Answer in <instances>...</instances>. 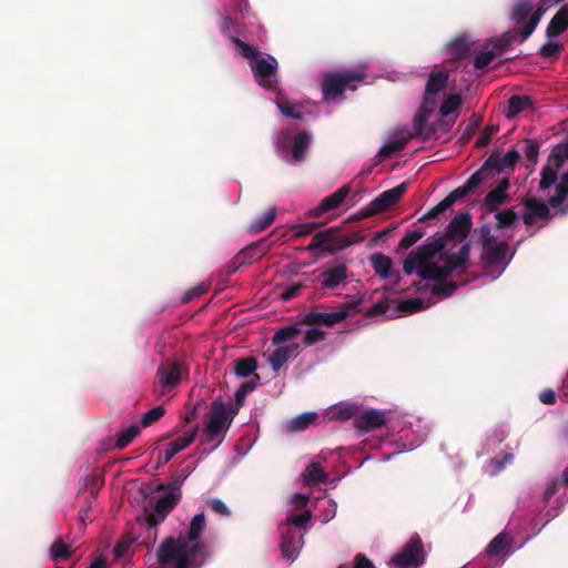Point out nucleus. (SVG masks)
<instances>
[{
    "label": "nucleus",
    "instance_id": "obj_1",
    "mask_svg": "<svg viewBox=\"0 0 568 568\" xmlns=\"http://www.w3.org/2000/svg\"><path fill=\"white\" fill-rule=\"evenodd\" d=\"M205 526L204 514H196L189 526L187 538H165L158 550L159 564L165 566L175 562L173 568H200L203 560H197V557L204 548L201 536Z\"/></svg>",
    "mask_w": 568,
    "mask_h": 568
},
{
    "label": "nucleus",
    "instance_id": "obj_2",
    "mask_svg": "<svg viewBox=\"0 0 568 568\" xmlns=\"http://www.w3.org/2000/svg\"><path fill=\"white\" fill-rule=\"evenodd\" d=\"M236 414L237 409H234L230 404H225L221 399H215L207 414L203 430L205 437L204 442L215 443V447L219 446L224 440Z\"/></svg>",
    "mask_w": 568,
    "mask_h": 568
},
{
    "label": "nucleus",
    "instance_id": "obj_3",
    "mask_svg": "<svg viewBox=\"0 0 568 568\" xmlns=\"http://www.w3.org/2000/svg\"><path fill=\"white\" fill-rule=\"evenodd\" d=\"M365 77V72L358 70L326 73L322 82L323 100L325 102L344 100L345 90H356L357 84L363 82Z\"/></svg>",
    "mask_w": 568,
    "mask_h": 568
},
{
    "label": "nucleus",
    "instance_id": "obj_4",
    "mask_svg": "<svg viewBox=\"0 0 568 568\" xmlns=\"http://www.w3.org/2000/svg\"><path fill=\"white\" fill-rule=\"evenodd\" d=\"M435 105V97H424V101L414 116V131H412V134H414L415 138H419L422 141L432 139L440 129L445 132L450 130L452 124L449 121L442 119L429 125H426Z\"/></svg>",
    "mask_w": 568,
    "mask_h": 568
},
{
    "label": "nucleus",
    "instance_id": "obj_5",
    "mask_svg": "<svg viewBox=\"0 0 568 568\" xmlns=\"http://www.w3.org/2000/svg\"><path fill=\"white\" fill-rule=\"evenodd\" d=\"M435 105V97H424V101L414 116V131H412V134H414L415 138H419L422 141L432 139L440 129L445 132L450 130L452 124L449 121L442 119L429 125H426Z\"/></svg>",
    "mask_w": 568,
    "mask_h": 568
},
{
    "label": "nucleus",
    "instance_id": "obj_6",
    "mask_svg": "<svg viewBox=\"0 0 568 568\" xmlns=\"http://www.w3.org/2000/svg\"><path fill=\"white\" fill-rule=\"evenodd\" d=\"M182 494L175 491H166L160 496L152 510L144 509L143 524L148 529L149 537L153 536L155 539L158 532V526L164 521L166 516L174 509V507L181 500Z\"/></svg>",
    "mask_w": 568,
    "mask_h": 568
},
{
    "label": "nucleus",
    "instance_id": "obj_7",
    "mask_svg": "<svg viewBox=\"0 0 568 568\" xmlns=\"http://www.w3.org/2000/svg\"><path fill=\"white\" fill-rule=\"evenodd\" d=\"M187 369L179 359H166L159 365L155 373L154 393L164 396L179 386Z\"/></svg>",
    "mask_w": 568,
    "mask_h": 568
},
{
    "label": "nucleus",
    "instance_id": "obj_8",
    "mask_svg": "<svg viewBox=\"0 0 568 568\" xmlns=\"http://www.w3.org/2000/svg\"><path fill=\"white\" fill-rule=\"evenodd\" d=\"M426 561L424 544L419 535L415 534L403 546V548L392 557L388 562L389 568H419Z\"/></svg>",
    "mask_w": 568,
    "mask_h": 568
},
{
    "label": "nucleus",
    "instance_id": "obj_9",
    "mask_svg": "<svg viewBox=\"0 0 568 568\" xmlns=\"http://www.w3.org/2000/svg\"><path fill=\"white\" fill-rule=\"evenodd\" d=\"M445 247L443 236L428 237L426 243L412 251L404 261L403 271L412 275L418 267L428 264L429 261Z\"/></svg>",
    "mask_w": 568,
    "mask_h": 568
},
{
    "label": "nucleus",
    "instance_id": "obj_10",
    "mask_svg": "<svg viewBox=\"0 0 568 568\" xmlns=\"http://www.w3.org/2000/svg\"><path fill=\"white\" fill-rule=\"evenodd\" d=\"M520 159V154L517 150H509L505 155L501 156L499 151H494L488 159L480 166L479 172L485 176V181L494 179L500 173H509L515 170L517 162Z\"/></svg>",
    "mask_w": 568,
    "mask_h": 568
},
{
    "label": "nucleus",
    "instance_id": "obj_11",
    "mask_svg": "<svg viewBox=\"0 0 568 568\" xmlns=\"http://www.w3.org/2000/svg\"><path fill=\"white\" fill-rule=\"evenodd\" d=\"M252 73L258 85L266 90H273L277 87V60L267 55V58L258 57L250 63Z\"/></svg>",
    "mask_w": 568,
    "mask_h": 568
},
{
    "label": "nucleus",
    "instance_id": "obj_12",
    "mask_svg": "<svg viewBox=\"0 0 568 568\" xmlns=\"http://www.w3.org/2000/svg\"><path fill=\"white\" fill-rule=\"evenodd\" d=\"M320 232L323 235V252L328 254H334L364 240L362 235L356 233L343 235L336 227H329Z\"/></svg>",
    "mask_w": 568,
    "mask_h": 568
},
{
    "label": "nucleus",
    "instance_id": "obj_13",
    "mask_svg": "<svg viewBox=\"0 0 568 568\" xmlns=\"http://www.w3.org/2000/svg\"><path fill=\"white\" fill-rule=\"evenodd\" d=\"M303 545V535L290 525H284L281 530V551L284 558L295 560Z\"/></svg>",
    "mask_w": 568,
    "mask_h": 568
},
{
    "label": "nucleus",
    "instance_id": "obj_14",
    "mask_svg": "<svg viewBox=\"0 0 568 568\" xmlns=\"http://www.w3.org/2000/svg\"><path fill=\"white\" fill-rule=\"evenodd\" d=\"M408 185V182H402L400 184L384 191L376 199H374L369 203V206L374 214L383 213L393 205H395L407 191Z\"/></svg>",
    "mask_w": 568,
    "mask_h": 568
},
{
    "label": "nucleus",
    "instance_id": "obj_15",
    "mask_svg": "<svg viewBox=\"0 0 568 568\" xmlns=\"http://www.w3.org/2000/svg\"><path fill=\"white\" fill-rule=\"evenodd\" d=\"M473 227V220L469 213L456 215L447 225L445 233L442 235L445 241L457 240L463 242L466 240Z\"/></svg>",
    "mask_w": 568,
    "mask_h": 568
},
{
    "label": "nucleus",
    "instance_id": "obj_16",
    "mask_svg": "<svg viewBox=\"0 0 568 568\" xmlns=\"http://www.w3.org/2000/svg\"><path fill=\"white\" fill-rule=\"evenodd\" d=\"M351 191H352L351 184L343 185L342 187L336 190L331 195L324 197L316 207H314L313 210H311L307 213V215L310 217H318L322 214H324L325 212L337 209L344 202V200L348 196Z\"/></svg>",
    "mask_w": 568,
    "mask_h": 568
},
{
    "label": "nucleus",
    "instance_id": "obj_17",
    "mask_svg": "<svg viewBox=\"0 0 568 568\" xmlns=\"http://www.w3.org/2000/svg\"><path fill=\"white\" fill-rule=\"evenodd\" d=\"M386 424V414L382 410L369 409L354 419V427L361 434L369 433Z\"/></svg>",
    "mask_w": 568,
    "mask_h": 568
},
{
    "label": "nucleus",
    "instance_id": "obj_18",
    "mask_svg": "<svg viewBox=\"0 0 568 568\" xmlns=\"http://www.w3.org/2000/svg\"><path fill=\"white\" fill-rule=\"evenodd\" d=\"M509 246L505 241L491 242L490 244L483 247L481 258L488 266H498L500 264H508L509 260L506 261Z\"/></svg>",
    "mask_w": 568,
    "mask_h": 568
},
{
    "label": "nucleus",
    "instance_id": "obj_19",
    "mask_svg": "<svg viewBox=\"0 0 568 568\" xmlns=\"http://www.w3.org/2000/svg\"><path fill=\"white\" fill-rule=\"evenodd\" d=\"M525 213L523 221L526 225H532L536 219L548 220L550 217L549 204H546L535 197H526L523 200Z\"/></svg>",
    "mask_w": 568,
    "mask_h": 568
},
{
    "label": "nucleus",
    "instance_id": "obj_20",
    "mask_svg": "<svg viewBox=\"0 0 568 568\" xmlns=\"http://www.w3.org/2000/svg\"><path fill=\"white\" fill-rule=\"evenodd\" d=\"M265 253L266 246L263 240L247 245L234 256L232 261V272H235L244 264L260 260Z\"/></svg>",
    "mask_w": 568,
    "mask_h": 568
},
{
    "label": "nucleus",
    "instance_id": "obj_21",
    "mask_svg": "<svg viewBox=\"0 0 568 568\" xmlns=\"http://www.w3.org/2000/svg\"><path fill=\"white\" fill-rule=\"evenodd\" d=\"M485 182V176L481 175V172L477 170L474 174L470 175V178L466 181V183L462 186L456 187L453 190L445 200L447 203L452 206L457 201L462 200L466 195L474 193L480 184Z\"/></svg>",
    "mask_w": 568,
    "mask_h": 568
},
{
    "label": "nucleus",
    "instance_id": "obj_22",
    "mask_svg": "<svg viewBox=\"0 0 568 568\" xmlns=\"http://www.w3.org/2000/svg\"><path fill=\"white\" fill-rule=\"evenodd\" d=\"M470 243H464L457 253H443L440 260L449 268V273L459 268H467L469 265Z\"/></svg>",
    "mask_w": 568,
    "mask_h": 568
},
{
    "label": "nucleus",
    "instance_id": "obj_23",
    "mask_svg": "<svg viewBox=\"0 0 568 568\" xmlns=\"http://www.w3.org/2000/svg\"><path fill=\"white\" fill-rule=\"evenodd\" d=\"M343 316L342 313L336 312H310L303 316L300 323L307 326L325 325L332 327L343 322Z\"/></svg>",
    "mask_w": 568,
    "mask_h": 568
},
{
    "label": "nucleus",
    "instance_id": "obj_24",
    "mask_svg": "<svg viewBox=\"0 0 568 568\" xmlns=\"http://www.w3.org/2000/svg\"><path fill=\"white\" fill-rule=\"evenodd\" d=\"M414 138V134L408 129L399 130L394 140L382 146L378 156L383 160L390 158L394 153L402 151Z\"/></svg>",
    "mask_w": 568,
    "mask_h": 568
},
{
    "label": "nucleus",
    "instance_id": "obj_25",
    "mask_svg": "<svg viewBox=\"0 0 568 568\" xmlns=\"http://www.w3.org/2000/svg\"><path fill=\"white\" fill-rule=\"evenodd\" d=\"M199 433V426H195L189 434L179 437L174 442L168 445L165 454L160 457V463H169L178 453L189 447L196 438Z\"/></svg>",
    "mask_w": 568,
    "mask_h": 568
},
{
    "label": "nucleus",
    "instance_id": "obj_26",
    "mask_svg": "<svg viewBox=\"0 0 568 568\" xmlns=\"http://www.w3.org/2000/svg\"><path fill=\"white\" fill-rule=\"evenodd\" d=\"M568 29V4L561 6V8L555 13L546 29V36L549 39L556 38L562 34Z\"/></svg>",
    "mask_w": 568,
    "mask_h": 568
},
{
    "label": "nucleus",
    "instance_id": "obj_27",
    "mask_svg": "<svg viewBox=\"0 0 568 568\" xmlns=\"http://www.w3.org/2000/svg\"><path fill=\"white\" fill-rule=\"evenodd\" d=\"M321 278L324 288H335L347 278V267L345 264L331 267L321 274Z\"/></svg>",
    "mask_w": 568,
    "mask_h": 568
},
{
    "label": "nucleus",
    "instance_id": "obj_28",
    "mask_svg": "<svg viewBox=\"0 0 568 568\" xmlns=\"http://www.w3.org/2000/svg\"><path fill=\"white\" fill-rule=\"evenodd\" d=\"M424 280H433L435 283L447 280L452 274L446 264L428 263L415 271Z\"/></svg>",
    "mask_w": 568,
    "mask_h": 568
},
{
    "label": "nucleus",
    "instance_id": "obj_29",
    "mask_svg": "<svg viewBox=\"0 0 568 568\" xmlns=\"http://www.w3.org/2000/svg\"><path fill=\"white\" fill-rule=\"evenodd\" d=\"M448 79L449 73L446 70L432 72L425 87L424 97H435L438 92L446 88Z\"/></svg>",
    "mask_w": 568,
    "mask_h": 568
},
{
    "label": "nucleus",
    "instance_id": "obj_30",
    "mask_svg": "<svg viewBox=\"0 0 568 568\" xmlns=\"http://www.w3.org/2000/svg\"><path fill=\"white\" fill-rule=\"evenodd\" d=\"M310 144L311 136L306 131L296 133L292 145V156L295 162H302L305 159V153Z\"/></svg>",
    "mask_w": 568,
    "mask_h": 568
},
{
    "label": "nucleus",
    "instance_id": "obj_31",
    "mask_svg": "<svg viewBox=\"0 0 568 568\" xmlns=\"http://www.w3.org/2000/svg\"><path fill=\"white\" fill-rule=\"evenodd\" d=\"M510 201V195L508 193H503L493 189L489 191L483 200V205L489 213L497 212V210L507 204Z\"/></svg>",
    "mask_w": 568,
    "mask_h": 568
},
{
    "label": "nucleus",
    "instance_id": "obj_32",
    "mask_svg": "<svg viewBox=\"0 0 568 568\" xmlns=\"http://www.w3.org/2000/svg\"><path fill=\"white\" fill-rule=\"evenodd\" d=\"M532 100L528 95H511L508 100L507 118L513 119L520 112L531 109Z\"/></svg>",
    "mask_w": 568,
    "mask_h": 568
},
{
    "label": "nucleus",
    "instance_id": "obj_33",
    "mask_svg": "<svg viewBox=\"0 0 568 568\" xmlns=\"http://www.w3.org/2000/svg\"><path fill=\"white\" fill-rule=\"evenodd\" d=\"M509 540L506 532H499L487 546L486 554L491 557L505 555L509 550Z\"/></svg>",
    "mask_w": 568,
    "mask_h": 568
},
{
    "label": "nucleus",
    "instance_id": "obj_34",
    "mask_svg": "<svg viewBox=\"0 0 568 568\" xmlns=\"http://www.w3.org/2000/svg\"><path fill=\"white\" fill-rule=\"evenodd\" d=\"M371 264L375 273L378 274L382 278H388L390 276L393 262L388 256L382 253H376L372 255Z\"/></svg>",
    "mask_w": 568,
    "mask_h": 568
},
{
    "label": "nucleus",
    "instance_id": "obj_35",
    "mask_svg": "<svg viewBox=\"0 0 568 568\" xmlns=\"http://www.w3.org/2000/svg\"><path fill=\"white\" fill-rule=\"evenodd\" d=\"M317 414L315 412H307L301 415H297L293 419H291L287 424V430L291 433L305 430L310 425H312L317 419Z\"/></svg>",
    "mask_w": 568,
    "mask_h": 568
},
{
    "label": "nucleus",
    "instance_id": "obj_36",
    "mask_svg": "<svg viewBox=\"0 0 568 568\" xmlns=\"http://www.w3.org/2000/svg\"><path fill=\"white\" fill-rule=\"evenodd\" d=\"M258 363L254 356L242 357L234 361V372L239 377H248L257 368Z\"/></svg>",
    "mask_w": 568,
    "mask_h": 568
},
{
    "label": "nucleus",
    "instance_id": "obj_37",
    "mask_svg": "<svg viewBox=\"0 0 568 568\" xmlns=\"http://www.w3.org/2000/svg\"><path fill=\"white\" fill-rule=\"evenodd\" d=\"M474 43L466 37H459L449 44V50L454 58L464 59L470 55Z\"/></svg>",
    "mask_w": 568,
    "mask_h": 568
},
{
    "label": "nucleus",
    "instance_id": "obj_38",
    "mask_svg": "<svg viewBox=\"0 0 568 568\" xmlns=\"http://www.w3.org/2000/svg\"><path fill=\"white\" fill-rule=\"evenodd\" d=\"M260 376L257 374H254L253 378L250 381H246L241 384V386L237 388L234 395L235 399V407L234 409H237L242 407L245 404V397L248 393L253 392L258 384Z\"/></svg>",
    "mask_w": 568,
    "mask_h": 568
},
{
    "label": "nucleus",
    "instance_id": "obj_39",
    "mask_svg": "<svg viewBox=\"0 0 568 568\" xmlns=\"http://www.w3.org/2000/svg\"><path fill=\"white\" fill-rule=\"evenodd\" d=\"M518 36H520V32H518L516 30L507 31L500 38H498L496 40L490 39L486 43V47H488L489 44H493V49L495 51H498V54H500L511 47V44L517 40Z\"/></svg>",
    "mask_w": 568,
    "mask_h": 568
},
{
    "label": "nucleus",
    "instance_id": "obj_40",
    "mask_svg": "<svg viewBox=\"0 0 568 568\" xmlns=\"http://www.w3.org/2000/svg\"><path fill=\"white\" fill-rule=\"evenodd\" d=\"M568 196V172L564 173L556 184V194L548 200L551 207H558Z\"/></svg>",
    "mask_w": 568,
    "mask_h": 568
},
{
    "label": "nucleus",
    "instance_id": "obj_41",
    "mask_svg": "<svg viewBox=\"0 0 568 568\" xmlns=\"http://www.w3.org/2000/svg\"><path fill=\"white\" fill-rule=\"evenodd\" d=\"M303 476L308 485L325 483L327 480V475L318 463L310 464L304 470Z\"/></svg>",
    "mask_w": 568,
    "mask_h": 568
},
{
    "label": "nucleus",
    "instance_id": "obj_42",
    "mask_svg": "<svg viewBox=\"0 0 568 568\" xmlns=\"http://www.w3.org/2000/svg\"><path fill=\"white\" fill-rule=\"evenodd\" d=\"M458 288V284L454 281H440L436 282L429 290L430 293L440 298H447L452 296Z\"/></svg>",
    "mask_w": 568,
    "mask_h": 568
},
{
    "label": "nucleus",
    "instance_id": "obj_43",
    "mask_svg": "<svg viewBox=\"0 0 568 568\" xmlns=\"http://www.w3.org/2000/svg\"><path fill=\"white\" fill-rule=\"evenodd\" d=\"M276 217V209H270L263 216L255 219L250 224V231L254 234L261 233L266 230Z\"/></svg>",
    "mask_w": 568,
    "mask_h": 568
},
{
    "label": "nucleus",
    "instance_id": "obj_44",
    "mask_svg": "<svg viewBox=\"0 0 568 568\" xmlns=\"http://www.w3.org/2000/svg\"><path fill=\"white\" fill-rule=\"evenodd\" d=\"M139 434L140 427L138 425H131L126 428L121 429L118 434V438L114 444L115 448H125Z\"/></svg>",
    "mask_w": 568,
    "mask_h": 568
},
{
    "label": "nucleus",
    "instance_id": "obj_45",
    "mask_svg": "<svg viewBox=\"0 0 568 568\" xmlns=\"http://www.w3.org/2000/svg\"><path fill=\"white\" fill-rule=\"evenodd\" d=\"M560 168L548 162L541 170V178L539 182V187L541 190L549 189L558 179V171Z\"/></svg>",
    "mask_w": 568,
    "mask_h": 568
},
{
    "label": "nucleus",
    "instance_id": "obj_46",
    "mask_svg": "<svg viewBox=\"0 0 568 568\" xmlns=\"http://www.w3.org/2000/svg\"><path fill=\"white\" fill-rule=\"evenodd\" d=\"M495 219L497 220L496 229L505 230L515 225L518 216L514 209H506L504 211L497 212L495 214Z\"/></svg>",
    "mask_w": 568,
    "mask_h": 568
},
{
    "label": "nucleus",
    "instance_id": "obj_47",
    "mask_svg": "<svg viewBox=\"0 0 568 568\" xmlns=\"http://www.w3.org/2000/svg\"><path fill=\"white\" fill-rule=\"evenodd\" d=\"M534 6L530 1L524 0L516 3L511 10V18L517 23H523L530 16Z\"/></svg>",
    "mask_w": 568,
    "mask_h": 568
},
{
    "label": "nucleus",
    "instance_id": "obj_48",
    "mask_svg": "<svg viewBox=\"0 0 568 568\" xmlns=\"http://www.w3.org/2000/svg\"><path fill=\"white\" fill-rule=\"evenodd\" d=\"M544 13L545 10L541 7L538 8L535 12L530 13L529 20L520 31L521 42L527 40L532 34Z\"/></svg>",
    "mask_w": 568,
    "mask_h": 568
},
{
    "label": "nucleus",
    "instance_id": "obj_49",
    "mask_svg": "<svg viewBox=\"0 0 568 568\" xmlns=\"http://www.w3.org/2000/svg\"><path fill=\"white\" fill-rule=\"evenodd\" d=\"M544 13L545 10L541 7L538 8L535 12L530 13L529 20L520 31L521 42L527 40L532 34Z\"/></svg>",
    "mask_w": 568,
    "mask_h": 568
},
{
    "label": "nucleus",
    "instance_id": "obj_50",
    "mask_svg": "<svg viewBox=\"0 0 568 568\" xmlns=\"http://www.w3.org/2000/svg\"><path fill=\"white\" fill-rule=\"evenodd\" d=\"M544 13L545 10L541 7L538 8L535 12L530 13L529 20L520 31L521 42L527 40L532 34Z\"/></svg>",
    "mask_w": 568,
    "mask_h": 568
},
{
    "label": "nucleus",
    "instance_id": "obj_51",
    "mask_svg": "<svg viewBox=\"0 0 568 568\" xmlns=\"http://www.w3.org/2000/svg\"><path fill=\"white\" fill-rule=\"evenodd\" d=\"M301 334V329L296 326H285L280 328L272 337L274 345H280L287 341L296 338Z\"/></svg>",
    "mask_w": 568,
    "mask_h": 568
},
{
    "label": "nucleus",
    "instance_id": "obj_52",
    "mask_svg": "<svg viewBox=\"0 0 568 568\" xmlns=\"http://www.w3.org/2000/svg\"><path fill=\"white\" fill-rule=\"evenodd\" d=\"M463 103V98L460 94H452L449 95L439 108V115L442 118H446L453 112L457 111Z\"/></svg>",
    "mask_w": 568,
    "mask_h": 568
},
{
    "label": "nucleus",
    "instance_id": "obj_53",
    "mask_svg": "<svg viewBox=\"0 0 568 568\" xmlns=\"http://www.w3.org/2000/svg\"><path fill=\"white\" fill-rule=\"evenodd\" d=\"M363 300L362 295L349 296V301L344 303L336 313H342L344 315L343 321L347 317L354 316L361 311L359 305L363 303Z\"/></svg>",
    "mask_w": 568,
    "mask_h": 568
},
{
    "label": "nucleus",
    "instance_id": "obj_54",
    "mask_svg": "<svg viewBox=\"0 0 568 568\" xmlns=\"http://www.w3.org/2000/svg\"><path fill=\"white\" fill-rule=\"evenodd\" d=\"M72 552L71 547L63 542L62 539H58L51 545V557L55 561L69 559Z\"/></svg>",
    "mask_w": 568,
    "mask_h": 568
},
{
    "label": "nucleus",
    "instance_id": "obj_55",
    "mask_svg": "<svg viewBox=\"0 0 568 568\" xmlns=\"http://www.w3.org/2000/svg\"><path fill=\"white\" fill-rule=\"evenodd\" d=\"M230 39L241 50L243 58L248 59L252 62L260 57V51L255 47L242 41L239 37L231 36Z\"/></svg>",
    "mask_w": 568,
    "mask_h": 568
},
{
    "label": "nucleus",
    "instance_id": "obj_56",
    "mask_svg": "<svg viewBox=\"0 0 568 568\" xmlns=\"http://www.w3.org/2000/svg\"><path fill=\"white\" fill-rule=\"evenodd\" d=\"M567 159L568 144H558L552 149L548 158V162L556 165L557 168H561Z\"/></svg>",
    "mask_w": 568,
    "mask_h": 568
},
{
    "label": "nucleus",
    "instance_id": "obj_57",
    "mask_svg": "<svg viewBox=\"0 0 568 568\" xmlns=\"http://www.w3.org/2000/svg\"><path fill=\"white\" fill-rule=\"evenodd\" d=\"M424 308V302L420 298H408L398 303L396 311L403 314H413Z\"/></svg>",
    "mask_w": 568,
    "mask_h": 568
},
{
    "label": "nucleus",
    "instance_id": "obj_58",
    "mask_svg": "<svg viewBox=\"0 0 568 568\" xmlns=\"http://www.w3.org/2000/svg\"><path fill=\"white\" fill-rule=\"evenodd\" d=\"M523 143H524L523 152H524L527 161L531 165H535L538 161L539 143L535 140H525Z\"/></svg>",
    "mask_w": 568,
    "mask_h": 568
},
{
    "label": "nucleus",
    "instance_id": "obj_59",
    "mask_svg": "<svg viewBox=\"0 0 568 568\" xmlns=\"http://www.w3.org/2000/svg\"><path fill=\"white\" fill-rule=\"evenodd\" d=\"M290 359L284 347L278 346L270 356V364L275 373Z\"/></svg>",
    "mask_w": 568,
    "mask_h": 568
},
{
    "label": "nucleus",
    "instance_id": "obj_60",
    "mask_svg": "<svg viewBox=\"0 0 568 568\" xmlns=\"http://www.w3.org/2000/svg\"><path fill=\"white\" fill-rule=\"evenodd\" d=\"M498 55V51H495L494 49L481 51L478 54H476L474 59V67L475 69L483 70L485 69L489 63L493 62V60Z\"/></svg>",
    "mask_w": 568,
    "mask_h": 568
},
{
    "label": "nucleus",
    "instance_id": "obj_61",
    "mask_svg": "<svg viewBox=\"0 0 568 568\" xmlns=\"http://www.w3.org/2000/svg\"><path fill=\"white\" fill-rule=\"evenodd\" d=\"M164 414H165L164 407L161 405L156 406L142 415L141 425L143 427H149L152 424H154L155 422H158Z\"/></svg>",
    "mask_w": 568,
    "mask_h": 568
},
{
    "label": "nucleus",
    "instance_id": "obj_62",
    "mask_svg": "<svg viewBox=\"0 0 568 568\" xmlns=\"http://www.w3.org/2000/svg\"><path fill=\"white\" fill-rule=\"evenodd\" d=\"M425 232L420 229L408 231L405 236L399 242V247L403 250H408L415 243H417L423 236Z\"/></svg>",
    "mask_w": 568,
    "mask_h": 568
},
{
    "label": "nucleus",
    "instance_id": "obj_63",
    "mask_svg": "<svg viewBox=\"0 0 568 568\" xmlns=\"http://www.w3.org/2000/svg\"><path fill=\"white\" fill-rule=\"evenodd\" d=\"M562 50V45L558 42H547L539 49V54L545 59H556Z\"/></svg>",
    "mask_w": 568,
    "mask_h": 568
},
{
    "label": "nucleus",
    "instance_id": "obj_64",
    "mask_svg": "<svg viewBox=\"0 0 568 568\" xmlns=\"http://www.w3.org/2000/svg\"><path fill=\"white\" fill-rule=\"evenodd\" d=\"M474 234L478 236L481 247L495 242L497 239L491 234L489 224H484L474 230Z\"/></svg>",
    "mask_w": 568,
    "mask_h": 568
}]
</instances>
